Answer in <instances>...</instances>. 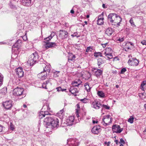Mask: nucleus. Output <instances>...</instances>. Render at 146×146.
Returning <instances> with one entry per match:
<instances>
[{"instance_id":"obj_61","label":"nucleus","mask_w":146,"mask_h":146,"mask_svg":"<svg viewBox=\"0 0 146 146\" xmlns=\"http://www.w3.org/2000/svg\"><path fill=\"white\" fill-rule=\"evenodd\" d=\"M70 13L72 14H74V10L73 9H72L71 10V11H70Z\"/></svg>"},{"instance_id":"obj_36","label":"nucleus","mask_w":146,"mask_h":146,"mask_svg":"<svg viewBox=\"0 0 146 146\" xmlns=\"http://www.w3.org/2000/svg\"><path fill=\"white\" fill-rule=\"evenodd\" d=\"M94 56L96 57H98L99 56L102 57V54L100 52H96L94 53Z\"/></svg>"},{"instance_id":"obj_4","label":"nucleus","mask_w":146,"mask_h":146,"mask_svg":"<svg viewBox=\"0 0 146 146\" xmlns=\"http://www.w3.org/2000/svg\"><path fill=\"white\" fill-rule=\"evenodd\" d=\"M24 91V90L23 88L17 87L13 90V93L15 96H20L21 97L19 99H21L25 96V95L23 94Z\"/></svg>"},{"instance_id":"obj_60","label":"nucleus","mask_w":146,"mask_h":146,"mask_svg":"<svg viewBox=\"0 0 146 146\" xmlns=\"http://www.w3.org/2000/svg\"><path fill=\"white\" fill-rule=\"evenodd\" d=\"M23 39L24 40H26L27 39V36H23Z\"/></svg>"},{"instance_id":"obj_40","label":"nucleus","mask_w":146,"mask_h":146,"mask_svg":"<svg viewBox=\"0 0 146 146\" xmlns=\"http://www.w3.org/2000/svg\"><path fill=\"white\" fill-rule=\"evenodd\" d=\"M80 101L84 103H87L89 101L88 99L86 98L83 99H81Z\"/></svg>"},{"instance_id":"obj_31","label":"nucleus","mask_w":146,"mask_h":146,"mask_svg":"<svg viewBox=\"0 0 146 146\" xmlns=\"http://www.w3.org/2000/svg\"><path fill=\"white\" fill-rule=\"evenodd\" d=\"M50 84V85L51 84V83L50 82V81L49 80H47L45 82H44L42 85V88H45L46 89H47V85L48 84Z\"/></svg>"},{"instance_id":"obj_43","label":"nucleus","mask_w":146,"mask_h":146,"mask_svg":"<svg viewBox=\"0 0 146 146\" xmlns=\"http://www.w3.org/2000/svg\"><path fill=\"white\" fill-rule=\"evenodd\" d=\"M92 47L91 46L88 47H87L86 50V52H92Z\"/></svg>"},{"instance_id":"obj_1","label":"nucleus","mask_w":146,"mask_h":146,"mask_svg":"<svg viewBox=\"0 0 146 146\" xmlns=\"http://www.w3.org/2000/svg\"><path fill=\"white\" fill-rule=\"evenodd\" d=\"M108 18V21L110 22L112 25L116 27L119 26L122 20L120 16L114 13L110 14Z\"/></svg>"},{"instance_id":"obj_7","label":"nucleus","mask_w":146,"mask_h":146,"mask_svg":"<svg viewBox=\"0 0 146 146\" xmlns=\"http://www.w3.org/2000/svg\"><path fill=\"white\" fill-rule=\"evenodd\" d=\"M59 32V37L62 39H64L67 38L68 33L67 31L64 30H60Z\"/></svg>"},{"instance_id":"obj_54","label":"nucleus","mask_w":146,"mask_h":146,"mask_svg":"<svg viewBox=\"0 0 146 146\" xmlns=\"http://www.w3.org/2000/svg\"><path fill=\"white\" fill-rule=\"evenodd\" d=\"M110 142L109 141L108 142H107L106 141L104 143V144L106 145L107 146H109L110 145Z\"/></svg>"},{"instance_id":"obj_23","label":"nucleus","mask_w":146,"mask_h":146,"mask_svg":"<svg viewBox=\"0 0 146 146\" xmlns=\"http://www.w3.org/2000/svg\"><path fill=\"white\" fill-rule=\"evenodd\" d=\"M71 141V143H70L69 146H78L79 143L75 141L74 140L70 139L67 140V143H68L70 141Z\"/></svg>"},{"instance_id":"obj_53","label":"nucleus","mask_w":146,"mask_h":146,"mask_svg":"<svg viewBox=\"0 0 146 146\" xmlns=\"http://www.w3.org/2000/svg\"><path fill=\"white\" fill-rule=\"evenodd\" d=\"M119 143H122L123 144H124L125 143V142L123 138H121L120 139V141L119 142Z\"/></svg>"},{"instance_id":"obj_17","label":"nucleus","mask_w":146,"mask_h":146,"mask_svg":"<svg viewBox=\"0 0 146 146\" xmlns=\"http://www.w3.org/2000/svg\"><path fill=\"white\" fill-rule=\"evenodd\" d=\"M75 87V86H71L69 91L72 94H74V96H76V94H74L78 93L79 92V91L78 89Z\"/></svg>"},{"instance_id":"obj_35","label":"nucleus","mask_w":146,"mask_h":146,"mask_svg":"<svg viewBox=\"0 0 146 146\" xmlns=\"http://www.w3.org/2000/svg\"><path fill=\"white\" fill-rule=\"evenodd\" d=\"M104 19H98L97 21V24L98 25H101L104 23Z\"/></svg>"},{"instance_id":"obj_62","label":"nucleus","mask_w":146,"mask_h":146,"mask_svg":"<svg viewBox=\"0 0 146 146\" xmlns=\"http://www.w3.org/2000/svg\"><path fill=\"white\" fill-rule=\"evenodd\" d=\"M93 124L97 123L98 122V121H97L93 120Z\"/></svg>"},{"instance_id":"obj_63","label":"nucleus","mask_w":146,"mask_h":146,"mask_svg":"<svg viewBox=\"0 0 146 146\" xmlns=\"http://www.w3.org/2000/svg\"><path fill=\"white\" fill-rule=\"evenodd\" d=\"M115 143L117 145L118 144V141L117 140H115Z\"/></svg>"},{"instance_id":"obj_59","label":"nucleus","mask_w":146,"mask_h":146,"mask_svg":"<svg viewBox=\"0 0 146 146\" xmlns=\"http://www.w3.org/2000/svg\"><path fill=\"white\" fill-rule=\"evenodd\" d=\"M107 44H108V43H106L105 44H102V46L103 47L105 48L106 47V45H107Z\"/></svg>"},{"instance_id":"obj_27","label":"nucleus","mask_w":146,"mask_h":146,"mask_svg":"<svg viewBox=\"0 0 146 146\" xmlns=\"http://www.w3.org/2000/svg\"><path fill=\"white\" fill-rule=\"evenodd\" d=\"M140 88L143 91L146 90V81H144L141 82Z\"/></svg>"},{"instance_id":"obj_34","label":"nucleus","mask_w":146,"mask_h":146,"mask_svg":"<svg viewBox=\"0 0 146 146\" xmlns=\"http://www.w3.org/2000/svg\"><path fill=\"white\" fill-rule=\"evenodd\" d=\"M97 94L101 98H103L105 97V94L102 91H98L97 92Z\"/></svg>"},{"instance_id":"obj_16","label":"nucleus","mask_w":146,"mask_h":146,"mask_svg":"<svg viewBox=\"0 0 146 146\" xmlns=\"http://www.w3.org/2000/svg\"><path fill=\"white\" fill-rule=\"evenodd\" d=\"M47 73L44 72H42L38 74V77L40 79L42 80L45 79L47 78Z\"/></svg>"},{"instance_id":"obj_25","label":"nucleus","mask_w":146,"mask_h":146,"mask_svg":"<svg viewBox=\"0 0 146 146\" xmlns=\"http://www.w3.org/2000/svg\"><path fill=\"white\" fill-rule=\"evenodd\" d=\"M76 58L75 56L72 54H69L68 58V61L70 62L71 61H74Z\"/></svg>"},{"instance_id":"obj_50","label":"nucleus","mask_w":146,"mask_h":146,"mask_svg":"<svg viewBox=\"0 0 146 146\" xmlns=\"http://www.w3.org/2000/svg\"><path fill=\"white\" fill-rule=\"evenodd\" d=\"M10 129L12 131H13L14 129V126L11 123H10Z\"/></svg>"},{"instance_id":"obj_15","label":"nucleus","mask_w":146,"mask_h":146,"mask_svg":"<svg viewBox=\"0 0 146 146\" xmlns=\"http://www.w3.org/2000/svg\"><path fill=\"white\" fill-rule=\"evenodd\" d=\"M15 71L19 77H21L23 76L24 72L21 68H18L15 70Z\"/></svg>"},{"instance_id":"obj_3","label":"nucleus","mask_w":146,"mask_h":146,"mask_svg":"<svg viewBox=\"0 0 146 146\" xmlns=\"http://www.w3.org/2000/svg\"><path fill=\"white\" fill-rule=\"evenodd\" d=\"M38 58L37 53L35 52L29 56L27 63L30 66L33 65L36 62Z\"/></svg>"},{"instance_id":"obj_10","label":"nucleus","mask_w":146,"mask_h":146,"mask_svg":"<svg viewBox=\"0 0 146 146\" xmlns=\"http://www.w3.org/2000/svg\"><path fill=\"white\" fill-rule=\"evenodd\" d=\"M3 105L5 109H9L12 106V101L11 100L6 101L3 102Z\"/></svg>"},{"instance_id":"obj_19","label":"nucleus","mask_w":146,"mask_h":146,"mask_svg":"<svg viewBox=\"0 0 146 146\" xmlns=\"http://www.w3.org/2000/svg\"><path fill=\"white\" fill-rule=\"evenodd\" d=\"M22 44V40H18L17 42L12 46V48H19Z\"/></svg>"},{"instance_id":"obj_38","label":"nucleus","mask_w":146,"mask_h":146,"mask_svg":"<svg viewBox=\"0 0 146 146\" xmlns=\"http://www.w3.org/2000/svg\"><path fill=\"white\" fill-rule=\"evenodd\" d=\"M129 21L131 25L133 27H136V26L134 24V23L133 21V19L132 18H131L130 19Z\"/></svg>"},{"instance_id":"obj_51","label":"nucleus","mask_w":146,"mask_h":146,"mask_svg":"<svg viewBox=\"0 0 146 146\" xmlns=\"http://www.w3.org/2000/svg\"><path fill=\"white\" fill-rule=\"evenodd\" d=\"M78 35V33L77 32H75L71 36H72L74 37V36H76L77 37H79L80 36L79 35L78 36H77V35Z\"/></svg>"},{"instance_id":"obj_46","label":"nucleus","mask_w":146,"mask_h":146,"mask_svg":"<svg viewBox=\"0 0 146 146\" xmlns=\"http://www.w3.org/2000/svg\"><path fill=\"white\" fill-rule=\"evenodd\" d=\"M126 70H127L125 68H123L121 70L120 72V74H123L126 71Z\"/></svg>"},{"instance_id":"obj_32","label":"nucleus","mask_w":146,"mask_h":146,"mask_svg":"<svg viewBox=\"0 0 146 146\" xmlns=\"http://www.w3.org/2000/svg\"><path fill=\"white\" fill-rule=\"evenodd\" d=\"M7 92V88L6 87H4L0 90V94L5 95Z\"/></svg>"},{"instance_id":"obj_39","label":"nucleus","mask_w":146,"mask_h":146,"mask_svg":"<svg viewBox=\"0 0 146 146\" xmlns=\"http://www.w3.org/2000/svg\"><path fill=\"white\" fill-rule=\"evenodd\" d=\"M50 48H55L57 46L56 43L54 42H50Z\"/></svg>"},{"instance_id":"obj_6","label":"nucleus","mask_w":146,"mask_h":146,"mask_svg":"<svg viewBox=\"0 0 146 146\" xmlns=\"http://www.w3.org/2000/svg\"><path fill=\"white\" fill-rule=\"evenodd\" d=\"M103 122L105 124V125L106 126L109 125L110 123L112 122L111 119L110 117V115H108L104 117L102 119ZM103 124L104 125V124Z\"/></svg>"},{"instance_id":"obj_45","label":"nucleus","mask_w":146,"mask_h":146,"mask_svg":"<svg viewBox=\"0 0 146 146\" xmlns=\"http://www.w3.org/2000/svg\"><path fill=\"white\" fill-rule=\"evenodd\" d=\"M102 106L103 108H105L107 110H108L110 108V107L109 106L104 104L102 105Z\"/></svg>"},{"instance_id":"obj_21","label":"nucleus","mask_w":146,"mask_h":146,"mask_svg":"<svg viewBox=\"0 0 146 146\" xmlns=\"http://www.w3.org/2000/svg\"><path fill=\"white\" fill-rule=\"evenodd\" d=\"M22 3L23 5L27 7H29L31 5V0H22Z\"/></svg>"},{"instance_id":"obj_41","label":"nucleus","mask_w":146,"mask_h":146,"mask_svg":"<svg viewBox=\"0 0 146 146\" xmlns=\"http://www.w3.org/2000/svg\"><path fill=\"white\" fill-rule=\"evenodd\" d=\"M106 56L109 59H111L112 58L113 56L112 55V53H109L108 54H105Z\"/></svg>"},{"instance_id":"obj_12","label":"nucleus","mask_w":146,"mask_h":146,"mask_svg":"<svg viewBox=\"0 0 146 146\" xmlns=\"http://www.w3.org/2000/svg\"><path fill=\"white\" fill-rule=\"evenodd\" d=\"M82 82L80 79L76 80L74 81H73L71 84L72 86L75 87H78L79 86H80L81 87L82 86Z\"/></svg>"},{"instance_id":"obj_29","label":"nucleus","mask_w":146,"mask_h":146,"mask_svg":"<svg viewBox=\"0 0 146 146\" xmlns=\"http://www.w3.org/2000/svg\"><path fill=\"white\" fill-rule=\"evenodd\" d=\"M44 42L45 43V44H44L43 45V48H45L46 49L50 48V42H46L44 41Z\"/></svg>"},{"instance_id":"obj_9","label":"nucleus","mask_w":146,"mask_h":146,"mask_svg":"<svg viewBox=\"0 0 146 146\" xmlns=\"http://www.w3.org/2000/svg\"><path fill=\"white\" fill-rule=\"evenodd\" d=\"M139 62V60L135 58H133L132 59H129L128 62L129 65L133 66H137Z\"/></svg>"},{"instance_id":"obj_28","label":"nucleus","mask_w":146,"mask_h":146,"mask_svg":"<svg viewBox=\"0 0 146 146\" xmlns=\"http://www.w3.org/2000/svg\"><path fill=\"white\" fill-rule=\"evenodd\" d=\"M60 72L54 70L53 71L52 73L53 74V77L54 78H57L59 77L60 75Z\"/></svg>"},{"instance_id":"obj_42","label":"nucleus","mask_w":146,"mask_h":146,"mask_svg":"<svg viewBox=\"0 0 146 146\" xmlns=\"http://www.w3.org/2000/svg\"><path fill=\"white\" fill-rule=\"evenodd\" d=\"M134 118L133 116H131L128 119V121L131 123H132L133 122Z\"/></svg>"},{"instance_id":"obj_2","label":"nucleus","mask_w":146,"mask_h":146,"mask_svg":"<svg viewBox=\"0 0 146 146\" xmlns=\"http://www.w3.org/2000/svg\"><path fill=\"white\" fill-rule=\"evenodd\" d=\"M59 120L56 117H47L44 120V124L48 126L51 125L53 128L59 127Z\"/></svg>"},{"instance_id":"obj_55","label":"nucleus","mask_w":146,"mask_h":146,"mask_svg":"<svg viewBox=\"0 0 146 146\" xmlns=\"http://www.w3.org/2000/svg\"><path fill=\"white\" fill-rule=\"evenodd\" d=\"M141 43L143 45H146V41L145 40H143L141 42Z\"/></svg>"},{"instance_id":"obj_18","label":"nucleus","mask_w":146,"mask_h":146,"mask_svg":"<svg viewBox=\"0 0 146 146\" xmlns=\"http://www.w3.org/2000/svg\"><path fill=\"white\" fill-rule=\"evenodd\" d=\"M114 32V31L112 28H108L106 30L105 34L108 36H110Z\"/></svg>"},{"instance_id":"obj_47","label":"nucleus","mask_w":146,"mask_h":146,"mask_svg":"<svg viewBox=\"0 0 146 146\" xmlns=\"http://www.w3.org/2000/svg\"><path fill=\"white\" fill-rule=\"evenodd\" d=\"M49 36L47 37L44 38V40H45L44 41L46 42H49L51 39V38Z\"/></svg>"},{"instance_id":"obj_58","label":"nucleus","mask_w":146,"mask_h":146,"mask_svg":"<svg viewBox=\"0 0 146 146\" xmlns=\"http://www.w3.org/2000/svg\"><path fill=\"white\" fill-rule=\"evenodd\" d=\"M76 116L77 117H79V115L78 114V109L76 110Z\"/></svg>"},{"instance_id":"obj_20","label":"nucleus","mask_w":146,"mask_h":146,"mask_svg":"<svg viewBox=\"0 0 146 146\" xmlns=\"http://www.w3.org/2000/svg\"><path fill=\"white\" fill-rule=\"evenodd\" d=\"M133 43L130 42H127L125 46V48L126 51H128L131 49L132 46H133Z\"/></svg>"},{"instance_id":"obj_26","label":"nucleus","mask_w":146,"mask_h":146,"mask_svg":"<svg viewBox=\"0 0 146 146\" xmlns=\"http://www.w3.org/2000/svg\"><path fill=\"white\" fill-rule=\"evenodd\" d=\"M105 62V60H103L102 58H98V65L99 68H101L100 65L104 64Z\"/></svg>"},{"instance_id":"obj_30","label":"nucleus","mask_w":146,"mask_h":146,"mask_svg":"<svg viewBox=\"0 0 146 146\" xmlns=\"http://www.w3.org/2000/svg\"><path fill=\"white\" fill-rule=\"evenodd\" d=\"M113 51L111 48L110 47L107 48L105 49V51L104 52V54H106L109 53H112Z\"/></svg>"},{"instance_id":"obj_44","label":"nucleus","mask_w":146,"mask_h":146,"mask_svg":"<svg viewBox=\"0 0 146 146\" xmlns=\"http://www.w3.org/2000/svg\"><path fill=\"white\" fill-rule=\"evenodd\" d=\"M104 13L102 12L100 15L99 16L98 19H104Z\"/></svg>"},{"instance_id":"obj_48","label":"nucleus","mask_w":146,"mask_h":146,"mask_svg":"<svg viewBox=\"0 0 146 146\" xmlns=\"http://www.w3.org/2000/svg\"><path fill=\"white\" fill-rule=\"evenodd\" d=\"M55 33L53 32H52L50 35L49 36L50 37V38L52 39V37L55 36Z\"/></svg>"},{"instance_id":"obj_33","label":"nucleus","mask_w":146,"mask_h":146,"mask_svg":"<svg viewBox=\"0 0 146 146\" xmlns=\"http://www.w3.org/2000/svg\"><path fill=\"white\" fill-rule=\"evenodd\" d=\"M84 86L85 87V89L88 92H90V90L91 87H90L88 83H86L84 84Z\"/></svg>"},{"instance_id":"obj_14","label":"nucleus","mask_w":146,"mask_h":146,"mask_svg":"<svg viewBox=\"0 0 146 146\" xmlns=\"http://www.w3.org/2000/svg\"><path fill=\"white\" fill-rule=\"evenodd\" d=\"M92 70L93 71H94V70H96L94 72L95 73V76L98 78L100 77V76L102 74L103 71L101 69H98L97 68H92Z\"/></svg>"},{"instance_id":"obj_64","label":"nucleus","mask_w":146,"mask_h":146,"mask_svg":"<svg viewBox=\"0 0 146 146\" xmlns=\"http://www.w3.org/2000/svg\"><path fill=\"white\" fill-rule=\"evenodd\" d=\"M102 7L103 8H105L106 7H105V4H103V5H102Z\"/></svg>"},{"instance_id":"obj_11","label":"nucleus","mask_w":146,"mask_h":146,"mask_svg":"<svg viewBox=\"0 0 146 146\" xmlns=\"http://www.w3.org/2000/svg\"><path fill=\"white\" fill-rule=\"evenodd\" d=\"M42 65L43 67V72L49 74L51 70V66L50 64H48L47 65H46L44 63H43L42 64Z\"/></svg>"},{"instance_id":"obj_22","label":"nucleus","mask_w":146,"mask_h":146,"mask_svg":"<svg viewBox=\"0 0 146 146\" xmlns=\"http://www.w3.org/2000/svg\"><path fill=\"white\" fill-rule=\"evenodd\" d=\"M100 129L99 126H95L92 128V131L93 133L98 134L100 131Z\"/></svg>"},{"instance_id":"obj_57","label":"nucleus","mask_w":146,"mask_h":146,"mask_svg":"<svg viewBox=\"0 0 146 146\" xmlns=\"http://www.w3.org/2000/svg\"><path fill=\"white\" fill-rule=\"evenodd\" d=\"M56 89L57 91H61V90H62V88L61 87H58L56 88Z\"/></svg>"},{"instance_id":"obj_52","label":"nucleus","mask_w":146,"mask_h":146,"mask_svg":"<svg viewBox=\"0 0 146 146\" xmlns=\"http://www.w3.org/2000/svg\"><path fill=\"white\" fill-rule=\"evenodd\" d=\"M4 128V127L0 124V132H2Z\"/></svg>"},{"instance_id":"obj_37","label":"nucleus","mask_w":146,"mask_h":146,"mask_svg":"<svg viewBox=\"0 0 146 146\" xmlns=\"http://www.w3.org/2000/svg\"><path fill=\"white\" fill-rule=\"evenodd\" d=\"M3 76L2 75L0 74V87H1L3 84Z\"/></svg>"},{"instance_id":"obj_5","label":"nucleus","mask_w":146,"mask_h":146,"mask_svg":"<svg viewBox=\"0 0 146 146\" xmlns=\"http://www.w3.org/2000/svg\"><path fill=\"white\" fill-rule=\"evenodd\" d=\"M47 109L48 111H50V108L49 107L48 105L47 104L43 106L41 109V111L40 112L38 115L39 118L40 119H41L43 117H44L46 115L50 114V113L47 111L43 110L44 109Z\"/></svg>"},{"instance_id":"obj_13","label":"nucleus","mask_w":146,"mask_h":146,"mask_svg":"<svg viewBox=\"0 0 146 146\" xmlns=\"http://www.w3.org/2000/svg\"><path fill=\"white\" fill-rule=\"evenodd\" d=\"M100 106L102 107V104L97 101L94 100L92 104V107L96 109H99Z\"/></svg>"},{"instance_id":"obj_56","label":"nucleus","mask_w":146,"mask_h":146,"mask_svg":"<svg viewBox=\"0 0 146 146\" xmlns=\"http://www.w3.org/2000/svg\"><path fill=\"white\" fill-rule=\"evenodd\" d=\"M76 106L77 107V109H76V110L78 109V110L79 111V109L80 108V105L79 104H78L76 105Z\"/></svg>"},{"instance_id":"obj_8","label":"nucleus","mask_w":146,"mask_h":146,"mask_svg":"<svg viewBox=\"0 0 146 146\" xmlns=\"http://www.w3.org/2000/svg\"><path fill=\"white\" fill-rule=\"evenodd\" d=\"M112 129L113 133H119L123 131V129L121 128L119 125L115 124L112 126Z\"/></svg>"},{"instance_id":"obj_24","label":"nucleus","mask_w":146,"mask_h":146,"mask_svg":"<svg viewBox=\"0 0 146 146\" xmlns=\"http://www.w3.org/2000/svg\"><path fill=\"white\" fill-rule=\"evenodd\" d=\"M74 120V117L73 116H70L66 120V121L68 123V125H70L73 124Z\"/></svg>"},{"instance_id":"obj_49","label":"nucleus","mask_w":146,"mask_h":146,"mask_svg":"<svg viewBox=\"0 0 146 146\" xmlns=\"http://www.w3.org/2000/svg\"><path fill=\"white\" fill-rule=\"evenodd\" d=\"M124 40V37L119 38H117V41H119L120 42H123Z\"/></svg>"}]
</instances>
